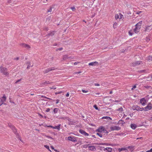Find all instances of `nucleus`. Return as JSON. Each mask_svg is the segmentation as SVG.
<instances>
[{
  "mask_svg": "<svg viewBox=\"0 0 152 152\" xmlns=\"http://www.w3.org/2000/svg\"><path fill=\"white\" fill-rule=\"evenodd\" d=\"M152 108V104L151 103H149L147 106L146 107L143 108V110L147 111L151 110Z\"/></svg>",
  "mask_w": 152,
  "mask_h": 152,
  "instance_id": "f257e3e1",
  "label": "nucleus"
},
{
  "mask_svg": "<svg viewBox=\"0 0 152 152\" xmlns=\"http://www.w3.org/2000/svg\"><path fill=\"white\" fill-rule=\"evenodd\" d=\"M1 71L5 75H7L9 74L8 72L7 71V69L5 67H1Z\"/></svg>",
  "mask_w": 152,
  "mask_h": 152,
  "instance_id": "f03ea898",
  "label": "nucleus"
},
{
  "mask_svg": "<svg viewBox=\"0 0 152 152\" xmlns=\"http://www.w3.org/2000/svg\"><path fill=\"white\" fill-rule=\"evenodd\" d=\"M148 101L147 100L145 99L144 98H143L140 100V102L142 106H144L146 104Z\"/></svg>",
  "mask_w": 152,
  "mask_h": 152,
  "instance_id": "7ed1b4c3",
  "label": "nucleus"
},
{
  "mask_svg": "<svg viewBox=\"0 0 152 152\" xmlns=\"http://www.w3.org/2000/svg\"><path fill=\"white\" fill-rule=\"evenodd\" d=\"M132 109L134 110H137L138 111H142L143 110V108H141L137 105L134 106L132 107Z\"/></svg>",
  "mask_w": 152,
  "mask_h": 152,
  "instance_id": "20e7f679",
  "label": "nucleus"
},
{
  "mask_svg": "<svg viewBox=\"0 0 152 152\" xmlns=\"http://www.w3.org/2000/svg\"><path fill=\"white\" fill-rule=\"evenodd\" d=\"M67 139L69 141H72L73 142H75L77 141L76 137H67Z\"/></svg>",
  "mask_w": 152,
  "mask_h": 152,
  "instance_id": "39448f33",
  "label": "nucleus"
},
{
  "mask_svg": "<svg viewBox=\"0 0 152 152\" xmlns=\"http://www.w3.org/2000/svg\"><path fill=\"white\" fill-rule=\"evenodd\" d=\"M142 64L143 63H142V62L138 61L133 63L132 64L133 65L132 66H138L140 64H141V66H143V65Z\"/></svg>",
  "mask_w": 152,
  "mask_h": 152,
  "instance_id": "423d86ee",
  "label": "nucleus"
},
{
  "mask_svg": "<svg viewBox=\"0 0 152 152\" xmlns=\"http://www.w3.org/2000/svg\"><path fill=\"white\" fill-rule=\"evenodd\" d=\"M111 130H119L121 128L117 126H112L110 127Z\"/></svg>",
  "mask_w": 152,
  "mask_h": 152,
  "instance_id": "0eeeda50",
  "label": "nucleus"
},
{
  "mask_svg": "<svg viewBox=\"0 0 152 152\" xmlns=\"http://www.w3.org/2000/svg\"><path fill=\"white\" fill-rule=\"evenodd\" d=\"M20 45L23 47L27 49H29L30 48V47L29 45L25 43H21Z\"/></svg>",
  "mask_w": 152,
  "mask_h": 152,
  "instance_id": "6e6552de",
  "label": "nucleus"
},
{
  "mask_svg": "<svg viewBox=\"0 0 152 152\" xmlns=\"http://www.w3.org/2000/svg\"><path fill=\"white\" fill-rule=\"evenodd\" d=\"M79 132L81 134H83L85 136H88V134L87 133H86L85 131H84V130L80 129L79 130Z\"/></svg>",
  "mask_w": 152,
  "mask_h": 152,
  "instance_id": "1a4fd4ad",
  "label": "nucleus"
},
{
  "mask_svg": "<svg viewBox=\"0 0 152 152\" xmlns=\"http://www.w3.org/2000/svg\"><path fill=\"white\" fill-rule=\"evenodd\" d=\"M152 29V26L151 25L150 26L146 27L145 31L147 32H149Z\"/></svg>",
  "mask_w": 152,
  "mask_h": 152,
  "instance_id": "9d476101",
  "label": "nucleus"
},
{
  "mask_svg": "<svg viewBox=\"0 0 152 152\" xmlns=\"http://www.w3.org/2000/svg\"><path fill=\"white\" fill-rule=\"evenodd\" d=\"M96 148L94 146H88V150L90 151H95L96 150Z\"/></svg>",
  "mask_w": 152,
  "mask_h": 152,
  "instance_id": "9b49d317",
  "label": "nucleus"
},
{
  "mask_svg": "<svg viewBox=\"0 0 152 152\" xmlns=\"http://www.w3.org/2000/svg\"><path fill=\"white\" fill-rule=\"evenodd\" d=\"M98 64V62L96 61L92 62L91 63H89L88 64V65L89 66H98V65H97V64Z\"/></svg>",
  "mask_w": 152,
  "mask_h": 152,
  "instance_id": "f8f14e48",
  "label": "nucleus"
},
{
  "mask_svg": "<svg viewBox=\"0 0 152 152\" xmlns=\"http://www.w3.org/2000/svg\"><path fill=\"white\" fill-rule=\"evenodd\" d=\"M140 27L136 26L135 28L134 29V31L135 33H137L140 31Z\"/></svg>",
  "mask_w": 152,
  "mask_h": 152,
  "instance_id": "ddd939ff",
  "label": "nucleus"
},
{
  "mask_svg": "<svg viewBox=\"0 0 152 152\" xmlns=\"http://www.w3.org/2000/svg\"><path fill=\"white\" fill-rule=\"evenodd\" d=\"M97 131L100 132H102L104 131V128L103 127H99Z\"/></svg>",
  "mask_w": 152,
  "mask_h": 152,
  "instance_id": "4468645a",
  "label": "nucleus"
},
{
  "mask_svg": "<svg viewBox=\"0 0 152 152\" xmlns=\"http://www.w3.org/2000/svg\"><path fill=\"white\" fill-rule=\"evenodd\" d=\"M54 34V31H52L50 32V33L48 34L47 35H46V36L47 37H48L50 36H52Z\"/></svg>",
  "mask_w": 152,
  "mask_h": 152,
  "instance_id": "2eb2a0df",
  "label": "nucleus"
},
{
  "mask_svg": "<svg viewBox=\"0 0 152 152\" xmlns=\"http://www.w3.org/2000/svg\"><path fill=\"white\" fill-rule=\"evenodd\" d=\"M102 118L106 119L107 121H110L112 120L111 118L108 116L103 117Z\"/></svg>",
  "mask_w": 152,
  "mask_h": 152,
  "instance_id": "dca6fc26",
  "label": "nucleus"
},
{
  "mask_svg": "<svg viewBox=\"0 0 152 152\" xmlns=\"http://www.w3.org/2000/svg\"><path fill=\"white\" fill-rule=\"evenodd\" d=\"M6 99V98L5 96H3L0 98V100L3 103L4 102H5Z\"/></svg>",
  "mask_w": 152,
  "mask_h": 152,
  "instance_id": "f3484780",
  "label": "nucleus"
},
{
  "mask_svg": "<svg viewBox=\"0 0 152 152\" xmlns=\"http://www.w3.org/2000/svg\"><path fill=\"white\" fill-rule=\"evenodd\" d=\"M142 21H140L138 22V23H137L135 25V26L137 27H140V28H141V25L142 23Z\"/></svg>",
  "mask_w": 152,
  "mask_h": 152,
  "instance_id": "a211bd4d",
  "label": "nucleus"
},
{
  "mask_svg": "<svg viewBox=\"0 0 152 152\" xmlns=\"http://www.w3.org/2000/svg\"><path fill=\"white\" fill-rule=\"evenodd\" d=\"M60 125H59L57 126H56L54 127L53 126L52 128L53 129H58V130H59L60 129Z\"/></svg>",
  "mask_w": 152,
  "mask_h": 152,
  "instance_id": "6ab92c4d",
  "label": "nucleus"
},
{
  "mask_svg": "<svg viewBox=\"0 0 152 152\" xmlns=\"http://www.w3.org/2000/svg\"><path fill=\"white\" fill-rule=\"evenodd\" d=\"M112 148H106L104 149V151H107L108 152H111Z\"/></svg>",
  "mask_w": 152,
  "mask_h": 152,
  "instance_id": "aec40b11",
  "label": "nucleus"
},
{
  "mask_svg": "<svg viewBox=\"0 0 152 152\" xmlns=\"http://www.w3.org/2000/svg\"><path fill=\"white\" fill-rule=\"evenodd\" d=\"M70 58V57H68V56L67 55H65L64 56L63 58L64 60H66L67 59H69Z\"/></svg>",
  "mask_w": 152,
  "mask_h": 152,
  "instance_id": "412c9836",
  "label": "nucleus"
},
{
  "mask_svg": "<svg viewBox=\"0 0 152 152\" xmlns=\"http://www.w3.org/2000/svg\"><path fill=\"white\" fill-rule=\"evenodd\" d=\"M50 82L49 81H43L42 83V85H47V84H50Z\"/></svg>",
  "mask_w": 152,
  "mask_h": 152,
  "instance_id": "4be33fe9",
  "label": "nucleus"
},
{
  "mask_svg": "<svg viewBox=\"0 0 152 152\" xmlns=\"http://www.w3.org/2000/svg\"><path fill=\"white\" fill-rule=\"evenodd\" d=\"M131 126V128L133 129H135L137 127L136 125L135 124H132Z\"/></svg>",
  "mask_w": 152,
  "mask_h": 152,
  "instance_id": "5701e85b",
  "label": "nucleus"
},
{
  "mask_svg": "<svg viewBox=\"0 0 152 152\" xmlns=\"http://www.w3.org/2000/svg\"><path fill=\"white\" fill-rule=\"evenodd\" d=\"M128 149H129V150L131 151H132L134 150V148L133 147L131 146H129L128 147Z\"/></svg>",
  "mask_w": 152,
  "mask_h": 152,
  "instance_id": "b1692460",
  "label": "nucleus"
},
{
  "mask_svg": "<svg viewBox=\"0 0 152 152\" xmlns=\"http://www.w3.org/2000/svg\"><path fill=\"white\" fill-rule=\"evenodd\" d=\"M53 8V7H50V8L49 9L48 11H47V12L48 13H49V12H53V11H52V9Z\"/></svg>",
  "mask_w": 152,
  "mask_h": 152,
  "instance_id": "393cba45",
  "label": "nucleus"
},
{
  "mask_svg": "<svg viewBox=\"0 0 152 152\" xmlns=\"http://www.w3.org/2000/svg\"><path fill=\"white\" fill-rule=\"evenodd\" d=\"M146 59L148 60L152 61V56H149L146 58Z\"/></svg>",
  "mask_w": 152,
  "mask_h": 152,
  "instance_id": "a878e982",
  "label": "nucleus"
},
{
  "mask_svg": "<svg viewBox=\"0 0 152 152\" xmlns=\"http://www.w3.org/2000/svg\"><path fill=\"white\" fill-rule=\"evenodd\" d=\"M26 66H32L33 65H31L30 62H27L26 64Z\"/></svg>",
  "mask_w": 152,
  "mask_h": 152,
  "instance_id": "bb28decb",
  "label": "nucleus"
},
{
  "mask_svg": "<svg viewBox=\"0 0 152 152\" xmlns=\"http://www.w3.org/2000/svg\"><path fill=\"white\" fill-rule=\"evenodd\" d=\"M89 146V144H88V145H83L82 146V147L83 148H87L88 147V146Z\"/></svg>",
  "mask_w": 152,
  "mask_h": 152,
  "instance_id": "cd10ccee",
  "label": "nucleus"
},
{
  "mask_svg": "<svg viewBox=\"0 0 152 152\" xmlns=\"http://www.w3.org/2000/svg\"><path fill=\"white\" fill-rule=\"evenodd\" d=\"M115 18L116 20L118 19L119 18V15L116 14L115 15Z\"/></svg>",
  "mask_w": 152,
  "mask_h": 152,
  "instance_id": "c85d7f7f",
  "label": "nucleus"
},
{
  "mask_svg": "<svg viewBox=\"0 0 152 152\" xmlns=\"http://www.w3.org/2000/svg\"><path fill=\"white\" fill-rule=\"evenodd\" d=\"M44 147L46 148L47 149H48L49 151H50V152H51V150L49 149V147L48 145H44Z\"/></svg>",
  "mask_w": 152,
  "mask_h": 152,
  "instance_id": "c756f323",
  "label": "nucleus"
},
{
  "mask_svg": "<svg viewBox=\"0 0 152 152\" xmlns=\"http://www.w3.org/2000/svg\"><path fill=\"white\" fill-rule=\"evenodd\" d=\"M150 40V37L149 36H148L146 37V41L148 42Z\"/></svg>",
  "mask_w": 152,
  "mask_h": 152,
  "instance_id": "7c9ffc66",
  "label": "nucleus"
},
{
  "mask_svg": "<svg viewBox=\"0 0 152 152\" xmlns=\"http://www.w3.org/2000/svg\"><path fill=\"white\" fill-rule=\"evenodd\" d=\"M126 149V148H119L118 149V151L119 152H121L123 150H125Z\"/></svg>",
  "mask_w": 152,
  "mask_h": 152,
  "instance_id": "2f4dec72",
  "label": "nucleus"
},
{
  "mask_svg": "<svg viewBox=\"0 0 152 152\" xmlns=\"http://www.w3.org/2000/svg\"><path fill=\"white\" fill-rule=\"evenodd\" d=\"M117 23H115L113 25L114 28H116V26L117 25Z\"/></svg>",
  "mask_w": 152,
  "mask_h": 152,
  "instance_id": "473e14b6",
  "label": "nucleus"
},
{
  "mask_svg": "<svg viewBox=\"0 0 152 152\" xmlns=\"http://www.w3.org/2000/svg\"><path fill=\"white\" fill-rule=\"evenodd\" d=\"M58 110V109L57 108H55L54 110V112L55 113H57Z\"/></svg>",
  "mask_w": 152,
  "mask_h": 152,
  "instance_id": "72a5a7b5",
  "label": "nucleus"
},
{
  "mask_svg": "<svg viewBox=\"0 0 152 152\" xmlns=\"http://www.w3.org/2000/svg\"><path fill=\"white\" fill-rule=\"evenodd\" d=\"M94 107L96 110H99V109H98V108L97 107L96 105H94Z\"/></svg>",
  "mask_w": 152,
  "mask_h": 152,
  "instance_id": "f704fd0d",
  "label": "nucleus"
},
{
  "mask_svg": "<svg viewBox=\"0 0 152 152\" xmlns=\"http://www.w3.org/2000/svg\"><path fill=\"white\" fill-rule=\"evenodd\" d=\"M20 59V58L18 57H17L16 58H14V60H18Z\"/></svg>",
  "mask_w": 152,
  "mask_h": 152,
  "instance_id": "c9c22d12",
  "label": "nucleus"
},
{
  "mask_svg": "<svg viewBox=\"0 0 152 152\" xmlns=\"http://www.w3.org/2000/svg\"><path fill=\"white\" fill-rule=\"evenodd\" d=\"M97 134L100 137H102V135L99 133H97Z\"/></svg>",
  "mask_w": 152,
  "mask_h": 152,
  "instance_id": "e433bc0d",
  "label": "nucleus"
},
{
  "mask_svg": "<svg viewBox=\"0 0 152 152\" xmlns=\"http://www.w3.org/2000/svg\"><path fill=\"white\" fill-rule=\"evenodd\" d=\"M122 110H123V108L122 107H121L120 108H119V109H118L117 110L121 111V112H122Z\"/></svg>",
  "mask_w": 152,
  "mask_h": 152,
  "instance_id": "4c0bfd02",
  "label": "nucleus"
},
{
  "mask_svg": "<svg viewBox=\"0 0 152 152\" xmlns=\"http://www.w3.org/2000/svg\"><path fill=\"white\" fill-rule=\"evenodd\" d=\"M129 34L130 35V36H132L133 34L131 32V31H129Z\"/></svg>",
  "mask_w": 152,
  "mask_h": 152,
  "instance_id": "58836bf2",
  "label": "nucleus"
},
{
  "mask_svg": "<svg viewBox=\"0 0 152 152\" xmlns=\"http://www.w3.org/2000/svg\"><path fill=\"white\" fill-rule=\"evenodd\" d=\"M119 15H120V17H119V18L120 19H121L122 18V17L123 16V15H122L121 14V13H119Z\"/></svg>",
  "mask_w": 152,
  "mask_h": 152,
  "instance_id": "ea45409f",
  "label": "nucleus"
},
{
  "mask_svg": "<svg viewBox=\"0 0 152 152\" xmlns=\"http://www.w3.org/2000/svg\"><path fill=\"white\" fill-rule=\"evenodd\" d=\"M145 152H152V148H151L150 150L146 151Z\"/></svg>",
  "mask_w": 152,
  "mask_h": 152,
  "instance_id": "a19ab883",
  "label": "nucleus"
},
{
  "mask_svg": "<svg viewBox=\"0 0 152 152\" xmlns=\"http://www.w3.org/2000/svg\"><path fill=\"white\" fill-rule=\"evenodd\" d=\"M82 92L84 93H87L88 92V91H86L85 90H82Z\"/></svg>",
  "mask_w": 152,
  "mask_h": 152,
  "instance_id": "79ce46f5",
  "label": "nucleus"
},
{
  "mask_svg": "<svg viewBox=\"0 0 152 152\" xmlns=\"http://www.w3.org/2000/svg\"><path fill=\"white\" fill-rule=\"evenodd\" d=\"M71 9L73 11L75 10V8L74 7H71Z\"/></svg>",
  "mask_w": 152,
  "mask_h": 152,
  "instance_id": "37998d69",
  "label": "nucleus"
},
{
  "mask_svg": "<svg viewBox=\"0 0 152 152\" xmlns=\"http://www.w3.org/2000/svg\"><path fill=\"white\" fill-rule=\"evenodd\" d=\"M136 86H133L132 88V90H133L134 88H136Z\"/></svg>",
  "mask_w": 152,
  "mask_h": 152,
  "instance_id": "c03bdc74",
  "label": "nucleus"
},
{
  "mask_svg": "<svg viewBox=\"0 0 152 152\" xmlns=\"http://www.w3.org/2000/svg\"><path fill=\"white\" fill-rule=\"evenodd\" d=\"M94 85L96 86H99V84L98 83H95Z\"/></svg>",
  "mask_w": 152,
  "mask_h": 152,
  "instance_id": "a18cd8bd",
  "label": "nucleus"
},
{
  "mask_svg": "<svg viewBox=\"0 0 152 152\" xmlns=\"http://www.w3.org/2000/svg\"><path fill=\"white\" fill-rule=\"evenodd\" d=\"M11 2V0H7V3H10Z\"/></svg>",
  "mask_w": 152,
  "mask_h": 152,
  "instance_id": "49530a36",
  "label": "nucleus"
},
{
  "mask_svg": "<svg viewBox=\"0 0 152 152\" xmlns=\"http://www.w3.org/2000/svg\"><path fill=\"white\" fill-rule=\"evenodd\" d=\"M3 104V102L0 100V106H1Z\"/></svg>",
  "mask_w": 152,
  "mask_h": 152,
  "instance_id": "de8ad7c7",
  "label": "nucleus"
},
{
  "mask_svg": "<svg viewBox=\"0 0 152 152\" xmlns=\"http://www.w3.org/2000/svg\"><path fill=\"white\" fill-rule=\"evenodd\" d=\"M50 88L51 89H55L56 88L54 86H53L52 88L51 87Z\"/></svg>",
  "mask_w": 152,
  "mask_h": 152,
  "instance_id": "09e8293b",
  "label": "nucleus"
},
{
  "mask_svg": "<svg viewBox=\"0 0 152 152\" xmlns=\"http://www.w3.org/2000/svg\"><path fill=\"white\" fill-rule=\"evenodd\" d=\"M50 110V109L49 108H48L47 109V110H46V111L47 112H48Z\"/></svg>",
  "mask_w": 152,
  "mask_h": 152,
  "instance_id": "8fccbe9b",
  "label": "nucleus"
},
{
  "mask_svg": "<svg viewBox=\"0 0 152 152\" xmlns=\"http://www.w3.org/2000/svg\"><path fill=\"white\" fill-rule=\"evenodd\" d=\"M66 97H68L69 96V94L68 93H67V94L66 95Z\"/></svg>",
  "mask_w": 152,
  "mask_h": 152,
  "instance_id": "3c124183",
  "label": "nucleus"
},
{
  "mask_svg": "<svg viewBox=\"0 0 152 152\" xmlns=\"http://www.w3.org/2000/svg\"><path fill=\"white\" fill-rule=\"evenodd\" d=\"M121 122H122V124H123L124 123L123 122V121H119L118 122V124H120Z\"/></svg>",
  "mask_w": 152,
  "mask_h": 152,
  "instance_id": "603ef678",
  "label": "nucleus"
},
{
  "mask_svg": "<svg viewBox=\"0 0 152 152\" xmlns=\"http://www.w3.org/2000/svg\"><path fill=\"white\" fill-rule=\"evenodd\" d=\"M46 126L48 127H51L52 128V127H53V126Z\"/></svg>",
  "mask_w": 152,
  "mask_h": 152,
  "instance_id": "864d4df0",
  "label": "nucleus"
},
{
  "mask_svg": "<svg viewBox=\"0 0 152 152\" xmlns=\"http://www.w3.org/2000/svg\"><path fill=\"white\" fill-rule=\"evenodd\" d=\"M78 63V62H75L74 63V65H76Z\"/></svg>",
  "mask_w": 152,
  "mask_h": 152,
  "instance_id": "5fc2aeb1",
  "label": "nucleus"
},
{
  "mask_svg": "<svg viewBox=\"0 0 152 152\" xmlns=\"http://www.w3.org/2000/svg\"><path fill=\"white\" fill-rule=\"evenodd\" d=\"M61 93V92H56V93H55V94H59Z\"/></svg>",
  "mask_w": 152,
  "mask_h": 152,
  "instance_id": "6e6d98bb",
  "label": "nucleus"
},
{
  "mask_svg": "<svg viewBox=\"0 0 152 152\" xmlns=\"http://www.w3.org/2000/svg\"><path fill=\"white\" fill-rule=\"evenodd\" d=\"M63 49V48H59L58 49V50H62Z\"/></svg>",
  "mask_w": 152,
  "mask_h": 152,
  "instance_id": "4d7b16f0",
  "label": "nucleus"
},
{
  "mask_svg": "<svg viewBox=\"0 0 152 152\" xmlns=\"http://www.w3.org/2000/svg\"><path fill=\"white\" fill-rule=\"evenodd\" d=\"M56 101H57V102H56V104H58V103L59 101L58 100H56Z\"/></svg>",
  "mask_w": 152,
  "mask_h": 152,
  "instance_id": "13d9d810",
  "label": "nucleus"
},
{
  "mask_svg": "<svg viewBox=\"0 0 152 152\" xmlns=\"http://www.w3.org/2000/svg\"><path fill=\"white\" fill-rule=\"evenodd\" d=\"M20 80H21V79L19 80H18L16 81V83H18V82H20Z\"/></svg>",
  "mask_w": 152,
  "mask_h": 152,
  "instance_id": "bf43d9fd",
  "label": "nucleus"
},
{
  "mask_svg": "<svg viewBox=\"0 0 152 152\" xmlns=\"http://www.w3.org/2000/svg\"><path fill=\"white\" fill-rule=\"evenodd\" d=\"M54 151H55L56 152H60L59 151H58L56 149L54 150Z\"/></svg>",
  "mask_w": 152,
  "mask_h": 152,
  "instance_id": "052dcab7",
  "label": "nucleus"
},
{
  "mask_svg": "<svg viewBox=\"0 0 152 152\" xmlns=\"http://www.w3.org/2000/svg\"><path fill=\"white\" fill-rule=\"evenodd\" d=\"M51 148L52 149H54V150H55V149H54V148H53V146H51Z\"/></svg>",
  "mask_w": 152,
  "mask_h": 152,
  "instance_id": "680f3d73",
  "label": "nucleus"
},
{
  "mask_svg": "<svg viewBox=\"0 0 152 152\" xmlns=\"http://www.w3.org/2000/svg\"><path fill=\"white\" fill-rule=\"evenodd\" d=\"M141 12V11H140L139 12H137V13L138 14H140V12Z\"/></svg>",
  "mask_w": 152,
  "mask_h": 152,
  "instance_id": "e2e57ef3",
  "label": "nucleus"
},
{
  "mask_svg": "<svg viewBox=\"0 0 152 152\" xmlns=\"http://www.w3.org/2000/svg\"><path fill=\"white\" fill-rule=\"evenodd\" d=\"M130 115L131 117H132V116H133V114H130Z\"/></svg>",
  "mask_w": 152,
  "mask_h": 152,
  "instance_id": "0e129e2a",
  "label": "nucleus"
},
{
  "mask_svg": "<svg viewBox=\"0 0 152 152\" xmlns=\"http://www.w3.org/2000/svg\"><path fill=\"white\" fill-rule=\"evenodd\" d=\"M150 120L152 121V117L151 118Z\"/></svg>",
  "mask_w": 152,
  "mask_h": 152,
  "instance_id": "69168bd1",
  "label": "nucleus"
},
{
  "mask_svg": "<svg viewBox=\"0 0 152 152\" xmlns=\"http://www.w3.org/2000/svg\"><path fill=\"white\" fill-rule=\"evenodd\" d=\"M112 48H112V47H111L110 48H109V49H112Z\"/></svg>",
  "mask_w": 152,
  "mask_h": 152,
  "instance_id": "338daca9",
  "label": "nucleus"
},
{
  "mask_svg": "<svg viewBox=\"0 0 152 152\" xmlns=\"http://www.w3.org/2000/svg\"><path fill=\"white\" fill-rule=\"evenodd\" d=\"M79 143H80V144H81V142H80V141H79Z\"/></svg>",
  "mask_w": 152,
  "mask_h": 152,
  "instance_id": "774afa93",
  "label": "nucleus"
}]
</instances>
